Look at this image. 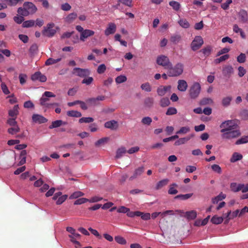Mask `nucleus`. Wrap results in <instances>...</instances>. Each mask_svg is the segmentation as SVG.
Listing matches in <instances>:
<instances>
[{
    "instance_id": "nucleus-1",
    "label": "nucleus",
    "mask_w": 248,
    "mask_h": 248,
    "mask_svg": "<svg viewBox=\"0 0 248 248\" xmlns=\"http://www.w3.org/2000/svg\"><path fill=\"white\" fill-rule=\"evenodd\" d=\"M221 138L225 140H232L237 139L241 135L239 125L235 120H227L221 123Z\"/></svg>"
},
{
    "instance_id": "nucleus-2",
    "label": "nucleus",
    "mask_w": 248,
    "mask_h": 248,
    "mask_svg": "<svg viewBox=\"0 0 248 248\" xmlns=\"http://www.w3.org/2000/svg\"><path fill=\"white\" fill-rule=\"evenodd\" d=\"M168 76L170 77H175L181 76L183 73L184 65L181 62H178L175 65L167 67Z\"/></svg>"
},
{
    "instance_id": "nucleus-3",
    "label": "nucleus",
    "mask_w": 248,
    "mask_h": 248,
    "mask_svg": "<svg viewBox=\"0 0 248 248\" xmlns=\"http://www.w3.org/2000/svg\"><path fill=\"white\" fill-rule=\"evenodd\" d=\"M27 144H17L15 149L19 150H22L21 151L20 154V161L19 162L18 165H22L26 163V155L27 154V151L25 150H23L27 148Z\"/></svg>"
},
{
    "instance_id": "nucleus-4",
    "label": "nucleus",
    "mask_w": 248,
    "mask_h": 248,
    "mask_svg": "<svg viewBox=\"0 0 248 248\" xmlns=\"http://www.w3.org/2000/svg\"><path fill=\"white\" fill-rule=\"evenodd\" d=\"M201 89L200 84L198 82H194L189 90L190 98L192 99L197 98L201 92Z\"/></svg>"
},
{
    "instance_id": "nucleus-5",
    "label": "nucleus",
    "mask_w": 248,
    "mask_h": 248,
    "mask_svg": "<svg viewBox=\"0 0 248 248\" xmlns=\"http://www.w3.org/2000/svg\"><path fill=\"white\" fill-rule=\"evenodd\" d=\"M54 27V23H49L47 24L46 27L43 30L42 34L44 36L51 37L56 33V30L53 29Z\"/></svg>"
},
{
    "instance_id": "nucleus-6",
    "label": "nucleus",
    "mask_w": 248,
    "mask_h": 248,
    "mask_svg": "<svg viewBox=\"0 0 248 248\" xmlns=\"http://www.w3.org/2000/svg\"><path fill=\"white\" fill-rule=\"evenodd\" d=\"M156 63L157 64L163 66L164 69H166L167 67L170 66L171 62H170V59L166 56H159L157 58Z\"/></svg>"
},
{
    "instance_id": "nucleus-7",
    "label": "nucleus",
    "mask_w": 248,
    "mask_h": 248,
    "mask_svg": "<svg viewBox=\"0 0 248 248\" xmlns=\"http://www.w3.org/2000/svg\"><path fill=\"white\" fill-rule=\"evenodd\" d=\"M204 43L203 40L201 36H197L191 43V48L193 51H196L199 49L202 45Z\"/></svg>"
},
{
    "instance_id": "nucleus-8",
    "label": "nucleus",
    "mask_w": 248,
    "mask_h": 248,
    "mask_svg": "<svg viewBox=\"0 0 248 248\" xmlns=\"http://www.w3.org/2000/svg\"><path fill=\"white\" fill-rule=\"evenodd\" d=\"M91 72L88 69H81L76 67L73 69V74L76 75L77 76L85 78L89 75Z\"/></svg>"
},
{
    "instance_id": "nucleus-9",
    "label": "nucleus",
    "mask_w": 248,
    "mask_h": 248,
    "mask_svg": "<svg viewBox=\"0 0 248 248\" xmlns=\"http://www.w3.org/2000/svg\"><path fill=\"white\" fill-rule=\"evenodd\" d=\"M31 79L33 81L39 80L42 82H45L46 80V76L43 75L41 72H35L31 77Z\"/></svg>"
},
{
    "instance_id": "nucleus-10",
    "label": "nucleus",
    "mask_w": 248,
    "mask_h": 248,
    "mask_svg": "<svg viewBox=\"0 0 248 248\" xmlns=\"http://www.w3.org/2000/svg\"><path fill=\"white\" fill-rule=\"evenodd\" d=\"M144 171V167L143 166H141L139 168H138L134 170L133 174L132 176H130L129 178L130 181H133L134 179H136L138 177H139Z\"/></svg>"
},
{
    "instance_id": "nucleus-11",
    "label": "nucleus",
    "mask_w": 248,
    "mask_h": 248,
    "mask_svg": "<svg viewBox=\"0 0 248 248\" xmlns=\"http://www.w3.org/2000/svg\"><path fill=\"white\" fill-rule=\"evenodd\" d=\"M105 128H109L111 130H117L118 128V122L114 120L106 122L105 124Z\"/></svg>"
},
{
    "instance_id": "nucleus-12",
    "label": "nucleus",
    "mask_w": 248,
    "mask_h": 248,
    "mask_svg": "<svg viewBox=\"0 0 248 248\" xmlns=\"http://www.w3.org/2000/svg\"><path fill=\"white\" fill-rule=\"evenodd\" d=\"M222 73L224 77L229 78L234 73V70L231 65L225 66L223 68Z\"/></svg>"
},
{
    "instance_id": "nucleus-13",
    "label": "nucleus",
    "mask_w": 248,
    "mask_h": 248,
    "mask_svg": "<svg viewBox=\"0 0 248 248\" xmlns=\"http://www.w3.org/2000/svg\"><path fill=\"white\" fill-rule=\"evenodd\" d=\"M94 34V31L91 30L85 29L84 31L80 33V40L84 42L85 39L89 36H92Z\"/></svg>"
},
{
    "instance_id": "nucleus-14",
    "label": "nucleus",
    "mask_w": 248,
    "mask_h": 248,
    "mask_svg": "<svg viewBox=\"0 0 248 248\" xmlns=\"http://www.w3.org/2000/svg\"><path fill=\"white\" fill-rule=\"evenodd\" d=\"M32 120L35 123L39 124L45 123L47 122V119L42 115L34 114L32 115Z\"/></svg>"
},
{
    "instance_id": "nucleus-15",
    "label": "nucleus",
    "mask_w": 248,
    "mask_h": 248,
    "mask_svg": "<svg viewBox=\"0 0 248 248\" xmlns=\"http://www.w3.org/2000/svg\"><path fill=\"white\" fill-rule=\"evenodd\" d=\"M49 98H47L43 95H42V97L40 99L39 102H40V105L45 106L46 108H49L51 106H59V104L57 103H54L53 104H49L46 103V102L49 101Z\"/></svg>"
},
{
    "instance_id": "nucleus-16",
    "label": "nucleus",
    "mask_w": 248,
    "mask_h": 248,
    "mask_svg": "<svg viewBox=\"0 0 248 248\" xmlns=\"http://www.w3.org/2000/svg\"><path fill=\"white\" fill-rule=\"evenodd\" d=\"M239 210L238 209L236 210L234 212H231V211H228V213L226 215V217L227 218V220L225 221V223H227L228 221L237 216H239Z\"/></svg>"
},
{
    "instance_id": "nucleus-17",
    "label": "nucleus",
    "mask_w": 248,
    "mask_h": 248,
    "mask_svg": "<svg viewBox=\"0 0 248 248\" xmlns=\"http://www.w3.org/2000/svg\"><path fill=\"white\" fill-rule=\"evenodd\" d=\"M23 7L27 9V10L30 11L31 14L35 13L37 10V8L35 5L30 2H24L23 4Z\"/></svg>"
},
{
    "instance_id": "nucleus-18",
    "label": "nucleus",
    "mask_w": 248,
    "mask_h": 248,
    "mask_svg": "<svg viewBox=\"0 0 248 248\" xmlns=\"http://www.w3.org/2000/svg\"><path fill=\"white\" fill-rule=\"evenodd\" d=\"M171 88L170 85L168 86H161L158 89H157V93L158 95L163 96L166 93L169 91Z\"/></svg>"
},
{
    "instance_id": "nucleus-19",
    "label": "nucleus",
    "mask_w": 248,
    "mask_h": 248,
    "mask_svg": "<svg viewBox=\"0 0 248 248\" xmlns=\"http://www.w3.org/2000/svg\"><path fill=\"white\" fill-rule=\"evenodd\" d=\"M187 87V84L186 81L183 79H179L178 81L177 88L179 91L185 92Z\"/></svg>"
},
{
    "instance_id": "nucleus-20",
    "label": "nucleus",
    "mask_w": 248,
    "mask_h": 248,
    "mask_svg": "<svg viewBox=\"0 0 248 248\" xmlns=\"http://www.w3.org/2000/svg\"><path fill=\"white\" fill-rule=\"evenodd\" d=\"M193 137V135H191L188 137H186L185 138H179L177 140H176L174 142L175 146H179L180 145L184 144L186 143L187 141L189 140L190 138Z\"/></svg>"
},
{
    "instance_id": "nucleus-21",
    "label": "nucleus",
    "mask_w": 248,
    "mask_h": 248,
    "mask_svg": "<svg viewBox=\"0 0 248 248\" xmlns=\"http://www.w3.org/2000/svg\"><path fill=\"white\" fill-rule=\"evenodd\" d=\"M116 25L114 23H109L108 27L105 30V34L106 36H108L111 34L115 33L116 31Z\"/></svg>"
},
{
    "instance_id": "nucleus-22",
    "label": "nucleus",
    "mask_w": 248,
    "mask_h": 248,
    "mask_svg": "<svg viewBox=\"0 0 248 248\" xmlns=\"http://www.w3.org/2000/svg\"><path fill=\"white\" fill-rule=\"evenodd\" d=\"M67 124V122H63L61 120H56V121H55L54 122H52V123H51V125H50L49 126V128L51 129V128H57L58 127H60L62 125H65Z\"/></svg>"
},
{
    "instance_id": "nucleus-23",
    "label": "nucleus",
    "mask_w": 248,
    "mask_h": 248,
    "mask_svg": "<svg viewBox=\"0 0 248 248\" xmlns=\"http://www.w3.org/2000/svg\"><path fill=\"white\" fill-rule=\"evenodd\" d=\"M212 46H208L206 47H204V48H202L199 52L202 53V56H203L205 58H206L210 55V54L212 52Z\"/></svg>"
},
{
    "instance_id": "nucleus-24",
    "label": "nucleus",
    "mask_w": 248,
    "mask_h": 248,
    "mask_svg": "<svg viewBox=\"0 0 248 248\" xmlns=\"http://www.w3.org/2000/svg\"><path fill=\"white\" fill-rule=\"evenodd\" d=\"M197 212L195 210L186 211L185 214V217L188 220H193L197 217Z\"/></svg>"
},
{
    "instance_id": "nucleus-25",
    "label": "nucleus",
    "mask_w": 248,
    "mask_h": 248,
    "mask_svg": "<svg viewBox=\"0 0 248 248\" xmlns=\"http://www.w3.org/2000/svg\"><path fill=\"white\" fill-rule=\"evenodd\" d=\"M240 20L243 23H246L248 20V15L247 12L245 10H241L239 13Z\"/></svg>"
},
{
    "instance_id": "nucleus-26",
    "label": "nucleus",
    "mask_w": 248,
    "mask_h": 248,
    "mask_svg": "<svg viewBox=\"0 0 248 248\" xmlns=\"http://www.w3.org/2000/svg\"><path fill=\"white\" fill-rule=\"evenodd\" d=\"M169 182V179L167 178L164 179L160 181H159L158 183H156L155 186V189L156 190H159L160 188H163L164 186L168 185Z\"/></svg>"
},
{
    "instance_id": "nucleus-27",
    "label": "nucleus",
    "mask_w": 248,
    "mask_h": 248,
    "mask_svg": "<svg viewBox=\"0 0 248 248\" xmlns=\"http://www.w3.org/2000/svg\"><path fill=\"white\" fill-rule=\"evenodd\" d=\"M242 158V155L240 154L237 152H234V153L232 154V157L230 159V161L232 163H234L236 161L241 160Z\"/></svg>"
},
{
    "instance_id": "nucleus-28",
    "label": "nucleus",
    "mask_w": 248,
    "mask_h": 248,
    "mask_svg": "<svg viewBox=\"0 0 248 248\" xmlns=\"http://www.w3.org/2000/svg\"><path fill=\"white\" fill-rule=\"evenodd\" d=\"M243 184H238L235 183H232L231 184V189L233 192H238L242 189Z\"/></svg>"
},
{
    "instance_id": "nucleus-29",
    "label": "nucleus",
    "mask_w": 248,
    "mask_h": 248,
    "mask_svg": "<svg viewBox=\"0 0 248 248\" xmlns=\"http://www.w3.org/2000/svg\"><path fill=\"white\" fill-rule=\"evenodd\" d=\"M17 13L22 16H27L31 14L30 11H28V10L24 7H19L18 8L17 10Z\"/></svg>"
},
{
    "instance_id": "nucleus-30",
    "label": "nucleus",
    "mask_w": 248,
    "mask_h": 248,
    "mask_svg": "<svg viewBox=\"0 0 248 248\" xmlns=\"http://www.w3.org/2000/svg\"><path fill=\"white\" fill-rule=\"evenodd\" d=\"M193 195V193L179 194L174 197V199H179L182 201H186L192 197Z\"/></svg>"
},
{
    "instance_id": "nucleus-31",
    "label": "nucleus",
    "mask_w": 248,
    "mask_h": 248,
    "mask_svg": "<svg viewBox=\"0 0 248 248\" xmlns=\"http://www.w3.org/2000/svg\"><path fill=\"white\" fill-rule=\"evenodd\" d=\"M24 0H0L1 2H4L7 4V6H15L18 2H22Z\"/></svg>"
},
{
    "instance_id": "nucleus-32",
    "label": "nucleus",
    "mask_w": 248,
    "mask_h": 248,
    "mask_svg": "<svg viewBox=\"0 0 248 248\" xmlns=\"http://www.w3.org/2000/svg\"><path fill=\"white\" fill-rule=\"evenodd\" d=\"M18 109L19 107L18 105H15L13 109H10L8 112L9 116H11L13 118H16L18 114Z\"/></svg>"
},
{
    "instance_id": "nucleus-33",
    "label": "nucleus",
    "mask_w": 248,
    "mask_h": 248,
    "mask_svg": "<svg viewBox=\"0 0 248 248\" xmlns=\"http://www.w3.org/2000/svg\"><path fill=\"white\" fill-rule=\"evenodd\" d=\"M77 14L76 13H72L69 14L68 16L65 18V21L68 23H71L73 20L76 19Z\"/></svg>"
},
{
    "instance_id": "nucleus-34",
    "label": "nucleus",
    "mask_w": 248,
    "mask_h": 248,
    "mask_svg": "<svg viewBox=\"0 0 248 248\" xmlns=\"http://www.w3.org/2000/svg\"><path fill=\"white\" fill-rule=\"evenodd\" d=\"M211 222L214 224H220L222 223L223 221V217H219L217 215L213 216L211 218Z\"/></svg>"
},
{
    "instance_id": "nucleus-35",
    "label": "nucleus",
    "mask_w": 248,
    "mask_h": 248,
    "mask_svg": "<svg viewBox=\"0 0 248 248\" xmlns=\"http://www.w3.org/2000/svg\"><path fill=\"white\" fill-rule=\"evenodd\" d=\"M67 116L72 117L79 118L81 116L80 112L76 110H69L67 112Z\"/></svg>"
},
{
    "instance_id": "nucleus-36",
    "label": "nucleus",
    "mask_w": 248,
    "mask_h": 248,
    "mask_svg": "<svg viewBox=\"0 0 248 248\" xmlns=\"http://www.w3.org/2000/svg\"><path fill=\"white\" fill-rule=\"evenodd\" d=\"M232 97L230 96L225 97L222 99V105L224 107H227L230 105Z\"/></svg>"
},
{
    "instance_id": "nucleus-37",
    "label": "nucleus",
    "mask_w": 248,
    "mask_h": 248,
    "mask_svg": "<svg viewBox=\"0 0 248 248\" xmlns=\"http://www.w3.org/2000/svg\"><path fill=\"white\" fill-rule=\"evenodd\" d=\"M190 132V128L188 126H183L176 132L177 135L186 134Z\"/></svg>"
},
{
    "instance_id": "nucleus-38",
    "label": "nucleus",
    "mask_w": 248,
    "mask_h": 248,
    "mask_svg": "<svg viewBox=\"0 0 248 248\" xmlns=\"http://www.w3.org/2000/svg\"><path fill=\"white\" fill-rule=\"evenodd\" d=\"M61 61V58H58L57 59H53L52 58H49L46 60L45 62V65L46 66H49L54 64L57 62H58Z\"/></svg>"
},
{
    "instance_id": "nucleus-39",
    "label": "nucleus",
    "mask_w": 248,
    "mask_h": 248,
    "mask_svg": "<svg viewBox=\"0 0 248 248\" xmlns=\"http://www.w3.org/2000/svg\"><path fill=\"white\" fill-rule=\"evenodd\" d=\"M248 142V136H245L237 140L235 142V144L240 145Z\"/></svg>"
},
{
    "instance_id": "nucleus-40",
    "label": "nucleus",
    "mask_w": 248,
    "mask_h": 248,
    "mask_svg": "<svg viewBox=\"0 0 248 248\" xmlns=\"http://www.w3.org/2000/svg\"><path fill=\"white\" fill-rule=\"evenodd\" d=\"M118 3L116 6L117 8H118V6L120 5V3H122L129 7H131L132 6V0H118Z\"/></svg>"
},
{
    "instance_id": "nucleus-41",
    "label": "nucleus",
    "mask_w": 248,
    "mask_h": 248,
    "mask_svg": "<svg viewBox=\"0 0 248 248\" xmlns=\"http://www.w3.org/2000/svg\"><path fill=\"white\" fill-rule=\"evenodd\" d=\"M126 152V149L124 147H121V148H118L117 151L115 158H120L123 156V155H124L125 154Z\"/></svg>"
},
{
    "instance_id": "nucleus-42",
    "label": "nucleus",
    "mask_w": 248,
    "mask_h": 248,
    "mask_svg": "<svg viewBox=\"0 0 248 248\" xmlns=\"http://www.w3.org/2000/svg\"><path fill=\"white\" fill-rule=\"evenodd\" d=\"M20 128L18 126H12L8 128V132L11 135H15L19 132Z\"/></svg>"
},
{
    "instance_id": "nucleus-43",
    "label": "nucleus",
    "mask_w": 248,
    "mask_h": 248,
    "mask_svg": "<svg viewBox=\"0 0 248 248\" xmlns=\"http://www.w3.org/2000/svg\"><path fill=\"white\" fill-rule=\"evenodd\" d=\"M109 138L108 137L100 139L95 142V145L96 146H99L100 145L105 144L106 143H107L109 141Z\"/></svg>"
},
{
    "instance_id": "nucleus-44",
    "label": "nucleus",
    "mask_w": 248,
    "mask_h": 248,
    "mask_svg": "<svg viewBox=\"0 0 248 248\" xmlns=\"http://www.w3.org/2000/svg\"><path fill=\"white\" fill-rule=\"evenodd\" d=\"M170 105V101L167 97H164L160 99V105L162 107H166Z\"/></svg>"
},
{
    "instance_id": "nucleus-45",
    "label": "nucleus",
    "mask_w": 248,
    "mask_h": 248,
    "mask_svg": "<svg viewBox=\"0 0 248 248\" xmlns=\"http://www.w3.org/2000/svg\"><path fill=\"white\" fill-rule=\"evenodd\" d=\"M177 113V109L176 108L174 107H170L167 109L166 114L167 116H171L176 114Z\"/></svg>"
},
{
    "instance_id": "nucleus-46",
    "label": "nucleus",
    "mask_w": 248,
    "mask_h": 248,
    "mask_svg": "<svg viewBox=\"0 0 248 248\" xmlns=\"http://www.w3.org/2000/svg\"><path fill=\"white\" fill-rule=\"evenodd\" d=\"M126 215L127 217H134L135 216L139 217L141 215V212L139 211H130V209L129 210L128 212H126Z\"/></svg>"
},
{
    "instance_id": "nucleus-47",
    "label": "nucleus",
    "mask_w": 248,
    "mask_h": 248,
    "mask_svg": "<svg viewBox=\"0 0 248 248\" xmlns=\"http://www.w3.org/2000/svg\"><path fill=\"white\" fill-rule=\"evenodd\" d=\"M229 58L228 54H226L223 56H221L219 58L215 60L216 64H219L220 62L228 60Z\"/></svg>"
},
{
    "instance_id": "nucleus-48",
    "label": "nucleus",
    "mask_w": 248,
    "mask_h": 248,
    "mask_svg": "<svg viewBox=\"0 0 248 248\" xmlns=\"http://www.w3.org/2000/svg\"><path fill=\"white\" fill-rule=\"evenodd\" d=\"M126 77L124 75L118 76L115 78V82L117 84L124 83L126 81Z\"/></svg>"
},
{
    "instance_id": "nucleus-49",
    "label": "nucleus",
    "mask_w": 248,
    "mask_h": 248,
    "mask_svg": "<svg viewBox=\"0 0 248 248\" xmlns=\"http://www.w3.org/2000/svg\"><path fill=\"white\" fill-rule=\"evenodd\" d=\"M84 195V193L80 191H77L73 193L69 196L70 199H74L79 198Z\"/></svg>"
},
{
    "instance_id": "nucleus-50",
    "label": "nucleus",
    "mask_w": 248,
    "mask_h": 248,
    "mask_svg": "<svg viewBox=\"0 0 248 248\" xmlns=\"http://www.w3.org/2000/svg\"><path fill=\"white\" fill-rule=\"evenodd\" d=\"M170 5L175 10L178 11L179 10L180 7H181V5L177 1H175L174 0L170 1L169 3Z\"/></svg>"
},
{
    "instance_id": "nucleus-51",
    "label": "nucleus",
    "mask_w": 248,
    "mask_h": 248,
    "mask_svg": "<svg viewBox=\"0 0 248 248\" xmlns=\"http://www.w3.org/2000/svg\"><path fill=\"white\" fill-rule=\"evenodd\" d=\"M34 21L33 20H29L26 21H24L22 24V27L23 28H29L34 26Z\"/></svg>"
},
{
    "instance_id": "nucleus-52",
    "label": "nucleus",
    "mask_w": 248,
    "mask_h": 248,
    "mask_svg": "<svg viewBox=\"0 0 248 248\" xmlns=\"http://www.w3.org/2000/svg\"><path fill=\"white\" fill-rule=\"evenodd\" d=\"M181 36L178 34H175L171 36L170 40L172 43L177 44L181 40Z\"/></svg>"
},
{
    "instance_id": "nucleus-53",
    "label": "nucleus",
    "mask_w": 248,
    "mask_h": 248,
    "mask_svg": "<svg viewBox=\"0 0 248 248\" xmlns=\"http://www.w3.org/2000/svg\"><path fill=\"white\" fill-rule=\"evenodd\" d=\"M67 231L70 233L71 234H72V236L76 237H79L80 236L79 233H77L76 232V230L72 227H67Z\"/></svg>"
},
{
    "instance_id": "nucleus-54",
    "label": "nucleus",
    "mask_w": 248,
    "mask_h": 248,
    "mask_svg": "<svg viewBox=\"0 0 248 248\" xmlns=\"http://www.w3.org/2000/svg\"><path fill=\"white\" fill-rule=\"evenodd\" d=\"M213 103V100L211 98H204L201 100L200 105L201 106H205L208 104H211Z\"/></svg>"
},
{
    "instance_id": "nucleus-55",
    "label": "nucleus",
    "mask_w": 248,
    "mask_h": 248,
    "mask_svg": "<svg viewBox=\"0 0 248 248\" xmlns=\"http://www.w3.org/2000/svg\"><path fill=\"white\" fill-rule=\"evenodd\" d=\"M114 239L118 244L125 245L126 243L125 239L121 236H117L114 237Z\"/></svg>"
},
{
    "instance_id": "nucleus-56",
    "label": "nucleus",
    "mask_w": 248,
    "mask_h": 248,
    "mask_svg": "<svg viewBox=\"0 0 248 248\" xmlns=\"http://www.w3.org/2000/svg\"><path fill=\"white\" fill-rule=\"evenodd\" d=\"M178 23L180 26L184 28H188L189 27V23L186 19H181L179 20Z\"/></svg>"
},
{
    "instance_id": "nucleus-57",
    "label": "nucleus",
    "mask_w": 248,
    "mask_h": 248,
    "mask_svg": "<svg viewBox=\"0 0 248 248\" xmlns=\"http://www.w3.org/2000/svg\"><path fill=\"white\" fill-rule=\"evenodd\" d=\"M140 88L145 92H150L151 91V87L148 82L144 83L141 85Z\"/></svg>"
},
{
    "instance_id": "nucleus-58",
    "label": "nucleus",
    "mask_w": 248,
    "mask_h": 248,
    "mask_svg": "<svg viewBox=\"0 0 248 248\" xmlns=\"http://www.w3.org/2000/svg\"><path fill=\"white\" fill-rule=\"evenodd\" d=\"M246 60V54L241 53L240 54V55L236 58V60H237V62L239 63H243L245 62Z\"/></svg>"
},
{
    "instance_id": "nucleus-59",
    "label": "nucleus",
    "mask_w": 248,
    "mask_h": 248,
    "mask_svg": "<svg viewBox=\"0 0 248 248\" xmlns=\"http://www.w3.org/2000/svg\"><path fill=\"white\" fill-rule=\"evenodd\" d=\"M141 122L144 125H149L152 122V119L149 117H145L141 119Z\"/></svg>"
},
{
    "instance_id": "nucleus-60",
    "label": "nucleus",
    "mask_w": 248,
    "mask_h": 248,
    "mask_svg": "<svg viewBox=\"0 0 248 248\" xmlns=\"http://www.w3.org/2000/svg\"><path fill=\"white\" fill-rule=\"evenodd\" d=\"M94 121V119L91 117H83L79 120L80 123H89Z\"/></svg>"
},
{
    "instance_id": "nucleus-61",
    "label": "nucleus",
    "mask_w": 248,
    "mask_h": 248,
    "mask_svg": "<svg viewBox=\"0 0 248 248\" xmlns=\"http://www.w3.org/2000/svg\"><path fill=\"white\" fill-rule=\"evenodd\" d=\"M153 104V99L151 97H148L144 100V105L148 108L152 107Z\"/></svg>"
},
{
    "instance_id": "nucleus-62",
    "label": "nucleus",
    "mask_w": 248,
    "mask_h": 248,
    "mask_svg": "<svg viewBox=\"0 0 248 248\" xmlns=\"http://www.w3.org/2000/svg\"><path fill=\"white\" fill-rule=\"evenodd\" d=\"M88 202V199L85 198H81L75 201L74 204H82Z\"/></svg>"
},
{
    "instance_id": "nucleus-63",
    "label": "nucleus",
    "mask_w": 248,
    "mask_h": 248,
    "mask_svg": "<svg viewBox=\"0 0 248 248\" xmlns=\"http://www.w3.org/2000/svg\"><path fill=\"white\" fill-rule=\"evenodd\" d=\"M211 168L213 171L218 174H221V169L219 165L214 164L211 166Z\"/></svg>"
},
{
    "instance_id": "nucleus-64",
    "label": "nucleus",
    "mask_w": 248,
    "mask_h": 248,
    "mask_svg": "<svg viewBox=\"0 0 248 248\" xmlns=\"http://www.w3.org/2000/svg\"><path fill=\"white\" fill-rule=\"evenodd\" d=\"M67 197H68V196L66 195H64L63 196H62L59 197L56 202V204H58V205L62 204V203L64 202L65 201V200L67 198Z\"/></svg>"
}]
</instances>
